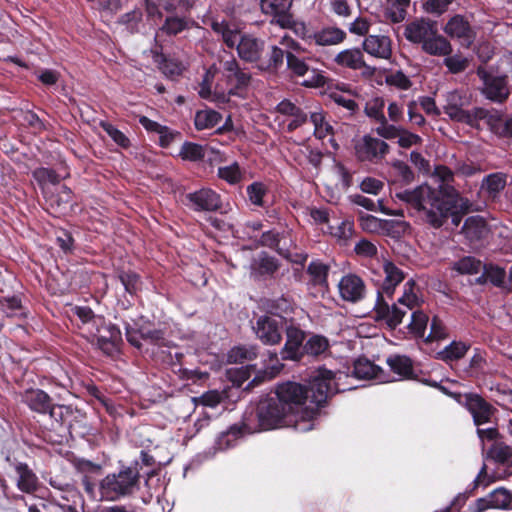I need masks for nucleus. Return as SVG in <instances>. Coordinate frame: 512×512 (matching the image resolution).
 Instances as JSON below:
<instances>
[{"label":"nucleus","mask_w":512,"mask_h":512,"mask_svg":"<svg viewBox=\"0 0 512 512\" xmlns=\"http://www.w3.org/2000/svg\"><path fill=\"white\" fill-rule=\"evenodd\" d=\"M75 314L82 321L84 325L88 326V330H94L95 326L103 324V318L96 316L92 309L86 306H76L74 308Z\"/></svg>","instance_id":"obj_48"},{"label":"nucleus","mask_w":512,"mask_h":512,"mask_svg":"<svg viewBox=\"0 0 512 512\" xmlns=\"http://www.w3.org/2000/svg\"><path fill=\"white\" fill-rule=\"evenodd\" d=\"M261 243L276 250L280 255L288 256L287 249L285 248L286 241L278 233L272 231L264 232L261 237Z\"/></svg>","instance_id":"obj_45"},{"label":"nucleus","mask_w":512,"mask_h":512,"mask_svg":"<svg viewBox=\"0 0 512 512\" xmlns=\"http://www.w3.org/2000/svg\"><path fill=\"white\" fill-rule=\"evenodd\" d=\"M506 186V176L502 173H492L486 176L481 184V189L489 197L496 198Z\"/></svg>","instance_id":"obj_34"},{"label":"nucleus","mask_w":512,"mask_h":512,"mask_svg":"<svg viewBox=\"0 0 512 512\" xmlns=\"http://www.w3.org/2000/svg\"><path fill=\"white\" fill-rule=\"evenodd\" d=\"M90 334L95 338L98 347L107 355H112L118 350V345L121 342L120 330L111 323H106L95 326L94 330H90Z\"/></svg>","instance_id":"obj_10"},{"label":"nucleus","mask_w":512,"mask_h":512,"mask_svg":"<svg viewBox=\"0 0 512 512\" xmlns=\"http://www.w3.org/2000/svg\"><path fill=\"white\" fill-rule=\"evenodd\" d=\"M265 43L252 35L244 34L236 50L238 56L245 62L253 63L260 60Z\"/></svg>","instance_id":"obj_21"},{"label":"nucleus","mask_w":512,"mask_h":512,"mask_svg":"<svg viewBox=\"0 0 512 512\" xmlns=\"http://www.w3.org/2000/svg\"><path fill=\"white\" fill-rule=\"evenodd\" d=\"M284 56V49L279 48L278 46H272L269 60L267 62H260L258 64V68L261 70L277 71L283 66Z\"/></svg>","instance_id":"obj_44"},{"label":"nucleus","mask_w":512,"mask_h":512,"mask_svg":"<svg viewBox=\"0 0 512 512\" xmlns=\"http://www.w3.org/2000/svg\"><path fill=\"white\" fill-rule=\"evenodd\" d=\"M33 176L40 185L47 183L57 184L60 181L59 175L48 168H39L33 172Z\"/></svg>","instance_id":"obj_62"},{"label":"nucleus","mask_w":512,"mask_h":512,"mask_svg":"<svg viewBox=\"0 0 512 512\" xmlns=\"http://www.w3.org/2000/svg\"><path fill=\"white\" fill-rule=\"evenodd\" d=\"M257 356V348L253 345L236 346L232 348L227 355L230 363H244L251 361Z\"/></svg>","instance_id":"obj_37"},{"label":"nucleus","mask_w":512,"mask_h":512,"mask_svg":"<svg viewBox=\"0 0 512 512\" xmlns=\"http://www.w3.org/2000/svg\"><path fill=\"white\" fill-rule=\"evenodd\" d=\"M384 279L377 289V296L382 295L391 298L396 287L404 280V273L392 262L383 264Z\"/></svg>","instance_id":"obj_22"},{"label":"nucleus","mask_w":512,"mask_h":512,"mask_svg":"<svg viewBox=\"0 0 512 512\" xmlns=\"http://www.w3.org/2000/svg\"><path fill=\"white\" fill-rule=\"evenodd\" d=\"M253 266L264 274H272L278 268L277 261L274 257L269 256L265 252H261L257 258L254 259Z\"/></svg>","instance_id":"obj_54"},{"label":"nucleus","mask_w":512,"mask_h":512,"mask_svg":"<svg viewBox=\"0 0 512 512\" xmlns=\"http://www.w3.org/2000/svg\"><path fill=\"white\" fill-rule=\"evenodd\" d=\"M453 268L461 274H478L482 269V263L474 257L467 256L455 262Z\"/></svg>","instance_id":"obj_49"},{"label":"nucleus","mask_w":512,"mask_h":512,"mask_svg":"<svg viewBox=\"0 0 512 512\" xmlns=\"http://www.w3.org/2000/svg\"><path fill=\"white\" fill-rule=\"evenodd\" d=\"M386 83L401 90L411 87V81L402 71H396L386 76Z\"/></svg>","instance_id":"obj_63"},{"label":"nucleus","mask_w":512,"mask_h":512,"mask_svg":"<svg viewBox=\"0 0 512 512\" xmlns=\"http://www.w3.org/2000/svg\"><path fill=\"white\" fill-rule=\"evenodd\" d=\"M246 434H250L245 429V419L241 424L232 425L227 431L222 432L215 442V449L225 451L236 446L237 442Z\"/></svg>","instance_id":"obj_24"},{"label":"nucleus","mask_w":512,"mask_h":512,"mask_svg":"<svg viewBox=\"0 0 512 512\" xmlns=\"http://www.w3.org/2000/svg\"><path fill=\"white\" fill-rule=\"evenodd\" d=\"M345 31L337 27H325L313 33V40L319 46L338 45L344 41Z\"/></svg>","instance_id":"obj_29"},{"label":"nucleus","mask_w":512,"mask_h":512,"mask_svg":"<svg viewBox=\"0 0 512 512\" xmlns=\"http://www.w3.org/2000/svg\"><path fill=\"white\" fill-rule=\"evenodd\" d=\"M328 270V266L319 261H312L308 266V273L317 285L327 284Z\"/></svg>","instance_id":"obj_52"},{"label":"nucleus","mask_w":512,"mask_h":512,"mask_svg":"<svg viewBox=\"0 0 512 512\" xmlns=\"http://www.w3.org/2000/svg\"><path fill=\"white\" fill-rule=\"evenodd\" d=\"M102 127L104 131L111 137V139L120 147L127 148L130 145V141L126 135L112 124L102 123Z\"/></svg>","instance_id":"obj_64"},{"label":"nucleus","mask_w":512,"mask_h":512,"mask_svg":"<svg viewBox=\"0 0 512 512\" xmlns=\"http://www.w3.org/2000/svg\"><path fill=\"white\" fill-rule=\"evenodd\" d=\"M389 4L387 16L393 23L402 22L407 13L410 0H386Z\"/></svg>","instance_id":"obj_40"},{"label":"nucleus","mask_w":512,"mask_h":512,"mask_svg":"<svg viewBox=\"0 0 512 512\" xmlns=\"http://www.w3.org/2000/svg\"><path fill=\"white\" fill-rule=\"evenodd\" d=\"M490 496L492 509H512V492L504 487L494 489Z\"/></svg>","instance_id":"obj_36"},{"label":"nucleus","mask_w":512,"mask_h":512,"mask_svg":"<svg viewBox=\"0 0 512 512\" xmlns=\"http://www.w3.org/2000/svg\"><path fill=\"white\" fill-rule=\"evenodd\" d=\"M386 362L390 370L397 375V378L391 377V381L413 378V361L408 356L392 355L387 358Z\"/></svg>","instance_id":"obj_25"},{"label":"nucleus","mask_w":512,"mask_h":512,"mask_svg":"<svg viewBox=\"0 0 512 512\" xmlns=\"http://www.w3.org/2000/svg\"><path fill=\"white\" fill-rule=\"evenodd\" d=\"M436 30L437 26L435 22L426 19H419L406 26L404 35L409 42L420 44L422 46L431 36H433Z\"/></svg>","instance_id":"obj_19"},{"label":"nucleus","mask_w":512,"mask_h":512,"mask_svg":"<svg viewBox=\"0 0 512 512\" xmlns=\"http://www.w3.org/2000/svg\"><path fill=\"white\" fill-rule=\"evenodd\" d=\"M222 119L220 113L212 109L197 111L195 114V127L197 130L211 129L217 126Z\"/></svg>","instance_id":"obj_35"},{"label":"nucleus","mask_w":512,"mask_h":512,"mask_svg":"<svg viewBox=\"0 0 512 512\" xmlns=\"http://www.w3.org/2000/svg\"><path fill=\"white\" fill-rule=\"evenodd\" d=\"M474 121L472 127L482 128L487 126L496 134L512 136V117L505 120L502 114L496 110L474 108Z\"/></svg>","instance_id":"obj_7"},{"label":"nucleus","mask_w":512,"mask_h":512,"mask_svg":"<svg viewBox=\"0 0 512 512\" xmlns=\"http://www.w3.org/2000/svg\"><path fill=\"white\" fill-rule=\"evenodd\" d=\"M388 144L370 135L363 136L355 144L356 155L360 160L382 158L388 152Z\"/></svg>","instance_id":"obj_14"},{"label":"nucleus","mask_w":512,"mask_h":512,"mask_svg":"<svg viewBox=\"0 0 512 512\" xmlns=\"http://www.w3.org/2000/svg\"><path fill=\"white\" fill-rule=\"evenodd\" d=\"M188 21L178 16H169L160 27V32L169 36H175L188 28Z\"/></svg>","instance_id":"obj_41"},{"label":"nucleus","mask_w":512,"mask_h":512,"mask_svg":"<svg viewBox=\"0 0 512 512\" xmlns=\"http://www.w3.org/2000/svg\"><path fill=\"white\" fill-rule=\"evenodd\" d=\"M365 112L369 118L374 119L379 124L386 119L384 115V101L382 99H374L366 104Z\"/></svg>","instance_id":"obj_59"},{"label":"nucleus","mask_w":512,"mask_h":512,"mask_svg":"<svg viewBox=\"0 0 512 512\" xmlns=\"http://www.w3.org/2000/svg\"><path fill=\"white\" fill-rule=\"evenodd\" d=\"M451 176L450 170L443 169V183L437 187L422 184L412 190L396 192L395 197L405 202L412 214L433 228L442 227L449 218L454 226H458L462 214L469 211L471 202L447 183Z\"/></svg>","instance_id":"obj_2"},{"label":"nucleus","mask_w":512,"mask_h":512,"mask_svg":"<svg viewBox=\"0 0 512 512\" xmlns=\"http://www.w3.org/2000/svg\"><path fill=\"white\" fill-rule=\"evenodd\" d=\"M486 223L480 216L468 217L462 227V233L470 241L481 239L486 233Z\"/></svg>","instance_id":"obj_32"},{"label":"nucleus","mask_w":512,"mask_h":512,"mask_svg":"<svg viewBox=\"0 0 512 512\" xmlns=\"http://www.w3.org/2000/svg\"><path fill=\"white\" fill-rule=\"evenodd\" d=\"M179 154L184 160L198 161L204 158L205 149L199 144L185 142L182 145Z\"/></svg>","instance_id":"obj_51"},{"label":"nucleus","mask_w":512,"mask_h":512,"mask_svg":"<svg viewBox=\"0 0 512 512\" xmlns=\"http://www.w3.org/2000/svg\"><path fill=\"white\" fill-rule=\"evenodd\" d=\"M328 232L339 243L346 244L353 234V222L346 219L336 225H328Z\"/></svg>","instance_id":"obj_39"},{"label":"nucleus","mask_w":512,"mask_h":512,"mask_svg":"<svg viewBox=\"0 0 512 512\" xmlns=\"http://www.w3.org/2000/svg\"><path fill=\"white\" fill-rule=\"evenodd\" d=\"M477 75L482 81L481 93L486 99L502 103L508 98L510 91L507 76L488 72L483 68L477 69Z\"/></svg>","instance_id":"obj_6"},{"label":"nucleus","mask_w":512,"mask_h":512,"mask_svg":"<svg viewBox=\"0 0 512 512\" xmlns=\"http://www.w3.org/2000/svg\"><path fill=\"white\" fill-rule=\"evenodd\" d=\"M23 402L37 413H50L51 416L53 415L54 404L50 396L43 390L30 389L25 391Z\"/></svg>","instance_id":"obj_23"},{"label":"nucleus","mask_w":512,"mask_h":512,"mask_svg":"<svg viewBox=\"0 0 512 512\" xmlns=\"http://www.w3.org/2000/svg\"><path fill=\"white\" fill-rule=\"evenodd\" d=\"M212 29L221 36L223 42L229 48H236L244 35L236 26L225 21H214L212 23Z\"/></svg>","instance_id":"obj_27"},{"label":"nucleus","mask_w":512,"mask_h":512,"mask_svg":"<svg viewBox=\"0 0 512 512\" xmlns=\"http://www.w3.org/2000/svg\"><path fill=\"white\" fill-rule=\"evenodd\" d=\"M253 329L263 344H278L282 338V319L271 316H261L257 319Z\"/></svg>","instance_id":"obj_12"},{"label":"nucleus","mask_w":512,"mask_h":512,"mask_svg":"<svg viewBox=\"0 0 512 512\" xmlns=\"http://www.w3.org/2000/svg\"><path fill=\"white\" fill-rule=\"evenodd\" d=\"M490 458L499 463H505L512 457V450L509 446L502 443H495L488 451Z\"/></svg>","instance_id":"obj_60"},{"label":"nucleus","mask_w":512,"mask_h":512,"mask_svg":"<svg viewBox=\"0 0 512 512\" xmlns=\"http://www.w3.org/2000/svg\"><path fill=\"white\" fill-rule=\"evenodd\" d=\"M467 406L472 414L475 425L480 426L490 421L492 407L478 395L469 396Z\"/></svg>","instance_id":"obj_26"},{"label":"nucleus","mask_w":512,"mask_h":512,"mask_svg":"<svg viewBox=\"0 0 512 512\" xmlns=\"http://www.w3.org/2000/svg\"><path fill=\"white\" fill-rule=\"evenodd\" d=\"M126 337L128 342L137 348L141 347V339L159 347H171V343L164 338L163 332L150 326H141L137 330L126 327Z\"/></svg>","instance_id":"obj_13"},{"label":"nucleus","mask_w":512,"mask_h":512,"mask_svg":"<svg viewBox=\"0 0 512 512\" xmlns=\"http://www.w3.org/2000/svg\"><path fill=\"white\" fill-rule=\"evenodd\" d=\"M469 345L461 341H453L436 353V358L446 363L457 361L465 356Z\"/></svg>","instance_id":"obj_31"},{"label":"nucleus","mask_w":512,"mask_h":512,"mask_svg":"<svg viewBox=\"0 0 512 512\" xmlns=\"http://www.w3.org/2000/svg\"><path fill=\"white\" fill-rule=\"evenodd\" d=\"M217 174L219 178L225 180L231 185L239 183L243 177L242 170L240 169L237 162H233L227 166L219 167Z\"/></svg>","instance_id":"obj_46"},{"label":"nucleus","mask_w":512,"mask_h":512,"mask_svg":"<svg viewBox=\"0 0 512 512\" xmlns=\"http://www.w3.org/2000/svg\"><path fill=\"white\" fill-rule=\"evenodd\" d=\"M353 375L361 380H374L378 383L391 382V376L388 373L366 358H358L354 362Z\"/></svg>","instance_id":"obj_16"},{"label":"nucleus","mask_w":512,"mask_h":512,"mask_svg":"<svg viewBox=\"0 0 512 512\" xmlns=\"http://www.w3.org/2000/svg\"><path fill=\"white\" fill-rule=\"evenodd\" d=\"M20 299L13 296L10 298H0V313L7 317H15L20 314Z\"/></svg>","instance_id":"obj_55"},{"label":"nucleus","mask_w":512,"mask_h":512,"mask_svg":"<svg viewBox=\"0 0 512 512\" xmlns=\"http://www.w3.org/2000/svg\"><path fill=\"white\" fill-rule=\"evenodd\" d=\"M251 74L240 67L232 54L224 53L219 57V67L213 64L205 73L199 85L201 98L225 104L231 95H238L251 82Z\"/></svg>","instance_id":"obj_3"},{"label":"nucleus","mask_w":512,"mask_h":512,"mask_svg":"<svg viewBox=\"0 0 512 512\" xmlns=\"http://www.w3.org/2000/svg\"><path fill=\"white\" fill-rule=\"evenodd\" d=\"M334 62L341 67L360 71L361 75L370 78L375 75L376 68L366 63L363 52L359 48H348L334 57Z\"/></svg>","instance_id":"obj_8"},{"label":"nucleus","mask_w":512,"mask_h":512,"mask_svg":"<svg viewBox=\"0 0 512 512\" xmlns=\"http://www.w3.org/2000/svg\"><path fill=\"white\" fill-rule=\"evenodd\" d=\"M347 378L343 372L319 367L311 375L308 387L296 382L278 385L275 397L259 402L255 416H244L246 431L256 433L281 427H293L299 432L311 431L327 399L353 388L342 383Z\"/></svg>","instance_id":"obj_1"},{"label":"nucleus","mask_w":512,"mask_h":512,"mask_svg":"<svg viewBox=\"0 0 512 512\" xmlns=\"http://www.w3.org/2000/svg\"><path fill=\"white\" fill-rule=\"evenodd\" d=\"M187 199L196 211H216L221 207L220 195L210 188L189 193Z\"/></svg>","instance_id":"obj_17"},{"label":"nucleus","mask_w":512,"mask_h":512,"mask_svg":"<svg viewBox=\"0 0 512 512\" xmlns=\"http://www.w3.org/2000/svg\"><path fill=\"white\" fill-rule=\"evenodd\" d=\"M292 6V0H261L260 7L263 13L275 16L288 12Z\"/></svg>","instance_id":"obj_42"},{"label":"nucleus","mask_w":512,"mask_h":512,"mask_svg":"<svg viewBox=\"0 0 512 512\" xmlns=\"http://www.w3.org/2000/svg\"><path fill=\"white\" fill-rule=\"evenodd\" d=\"M444 32L452 37L457 38L462 45H470L474 39V32L469 21L461 16H453L445 25Z\"/></svg>","instance_id":"obj_20"},{"label":"nucleus","mask_w":512,"mask_h":512,"mask_svg":"<svg viewBox=\"0 0 512 512\" xmlns=\"http://www.w3.org/2000/svg\"><path fill=\"white\" fill-rule=\"evenodd\" d=\"M429 323V317L426 313L421 310H414L411 313V320L408 324L409 333L416 339H422L424 341L427 331V325Z\"/></svg>","instance_id":"obj_33"},{"label":"nucleus","mask_w":512,"mask_h":512,"mask_svg":"<svg viewBox=\"0 0 512 512\" xmlns=\"http://www.w3.org/2000/svg\"><path fill=\"white\" fill-rule=\"evenodd\" d=\"M444 64L451 73H460L468 66V59L461 55L444 56Z\"/></svg>","instance_id":"obj_61"},{"label":"nucleus","mask_w":512,"mask_h":512,"mask_svg":"<svg viewBox=\"0 0 512 512\" xmlns=\"http://www.w3.org/2000/svg\"><path fill=\"white\" fill-rule=\"evenodd\" d=\"M142 16L143 14L141 9H134L123 14L118 22L125 26L128 31L133 33L138 30V25L142 20Z\"/></svg>","instance_id":"obj_57"},{"label":"nucleus","mask_w":512,"mask_h":512,"mask_svg":"<svg viewBox=\"0 0 512 512\" xmlns=\"http://www.w3.org/2000/svg\"><path fill=\"white\" fill-rule=\"evenodd\" d=\"M414 289V281L408 280L404 284L403 295L392 304L388 303L386 296H377L374 305L376 320L384 322L390 329H395L408 310H413L420 304V298Z\"/></svg>","instance_id":"obj_4"},{"label":"nucleus","mask_w":512,"mask_h":512,"mask_svg":"<svg viewBox=\"0 0 512 512\" xmlns=\"http://www.w3.org/2000/svg\"><path fill=\"white\" fill-rule=\"evenodd\" d=\"M345 84H342L341 91H335L330 93V98L339 106L344 107L350 112H354L357 109V103L353 99L351 93L346 91L344 88Z\"/></svg>","instance_id":"obj_50"},{"label":"nucleus","mask_w":512,"mask_h":512,"mask_svg":"<svg viewBox=\"0 0 512 512\" xmlns=\"http://www.w3.org/2000/svg\"><path fill=\"white\" fill-rule=\"evenodd\" d=\"M8 468L14 472L17 488L25 493H33L38 487V478L30 467L14 457L5 458Z\"/></svg>","instance_id":"obj_11"},{"label":"nucleus","mask_w":512,"mask_h":512,"mask_svg":"<svg viewBox=\"0 0 512 512\" xmlns=\"http://www.w3.org/2000/svg\"><path fill=\"white\" fill-rule=\"evenodd\" d=\"M329 348L330 343L325 336L313 334L304 343L303 354L318 358L326 356L329 352Z\"/></svg>","instance_id":"obj_30"},{"label":"nucleus","mask_w":512,"mask_h":512,"mask_svg":"<svg viewBox=\"0 0 512 512\" xmlns=\"http://www.w3.org/2000/svg\"><path fill=\"white\" fill-rule=\"evenodd\" d=\"M226 395L224 392L218 390H210L202 394L200 397H194L193 401L196 406L202 405L208 408L217 407L224 399Z\"/></svg>","instance_id":"obj_47"},{"label":"nucleus","mask_w":512,"mask_h":512,"mask_svg":"<svg viewBox=\"0 0 512 512\" xmlns=\"http://www.w3.org/2000/svg\"><path fill=\"white\" fill-rule=\"evenodd\" d=\"M421 48L425 53L432 56H448L452 52L451 44L444 36L438 33V29Z\"/></svg>","instance_id":"obj_28"},{"label":"nucleus","mask_w":512,"mask_h":512,"mask_svg":"<svg viewBox=\"0 0 512 512\" xmlns=\"http://www.w3.org/2000/svg\"><path fill=\"white\" fill-rule=\"evenodd\" d=\"M363 51L370 56L388 60L392 56V41L384 34H370L362 42Z\"/></svg>","instance_id":"obj_15"},{"label":"nucleus","mask_w":512,"mask_h":512,"mask_svg":"<svg viewBox=\"0 0 512 512\" xmlns=\"http://www.w3.org/2000/svg\"><path fill=\"white\" fill-rule=\"evenodd\" d=\"M310 121L314 126V135L324 139L333 133V127L326 121L322 110L311 112Z\"/></svg>","instance_id":"obj_38"},{"label":"nucleus","mask_w":512,"mask_h":512,"mask_svg":"<svg viewBox=\"0 0 512 512\" xmlns=\"http://www.w3.org/2000/svg\"><path fill=\"white\" fill-rule=\"evenodd\" d=\"M139 463L124 466L118 472L107 474L99 483L101 500L119 501L133 495L140 486Z\"/></svg>","instance_id":"obj_5"},{"label":"nucleus","mask_w":512,"mask_h":512,"mask_svg":"<svg viewBox=\"0 0 512 512\" xmlns=\"http://www.w3.org/2000/svg\"><path fill=\"white\" fill-rule=\"evenodd\" d=\"M301 54L286 52L287 67L297 76H304L308 72V65L300 58Z\"/></svg>","instance_id":"obj_56"},{"label":"nucleus","mask_w":512,"mask_h":512,"mask_svg":"<svg viewBox=\"0 0 512 512\" xmlns=\"http://www.w3.org/2000/svg\"><path fill=\"white\" fill-rule=\"evenodd\" d=\"M305 338L304 332L295 326H288L286 328V342L281 351L283 359L297 361L303 355V341Z\"/></svg>","instance_id":"obj_18"},{"label":"nucleus","mask_w":512,"mask_h":512,"mask_svg":"<svg viewBox=\"0 0 512 512\" xmlns=\"http://www.w3.org/2000/svg\"><path fill=\"white\" fill-rule=\"evenodd\" d=\"M337 287L340 298L345 302L356 304L366 297L367 289L365 282L354 273L343 275Z\"/></svg>","instance_id":"obj_9"},{"label":"nucleus","mask_w":512,"mask_h":512,"mask_svg":"<svg viewBox=\"0 0 512 512\" xmlns=\"http://www.w3.org/2000/svg\"><path fill=\"white\" fill-rule=\"evenodd\" d=\"M447 335V329L443 322L439 318L434 317L430 323V331L426 334L424 342L432 343L434 341L443 340L447 338Z\"/></svg>","instance_id":"obj_53"},{"label":"nucleus","mask_w":512,"mask_h":512,"mask_svg":"<svg viewBox=\"0 0 512 512\" xmlns=\"http://www.w3.org/2000/svg\"><path fill=\"white\" fill-rule=\"evenodd\" d=\"M445 113L452 119L462 123H466L472 127L473 125V115L474 109L471 111H467L461 108L459 104H450L444 106Z\"/></svg>","instance_id":"obj_43"},{"label":"nucleus","mask_w":512,"mask_h":512,"mask_svg":"<svg viewBox=\"0 0 512 512\" xmlns=\"http://www.w3.org/2000/svg\"><path fill=\"white\" fill-rule=\"evenodd\" d=\"M247 195L249 201L256 206H263V197L265 196L267 189L262 182H253L247 186Z\"/></svg>","instance_id":"obj_58"}]
</instances>
